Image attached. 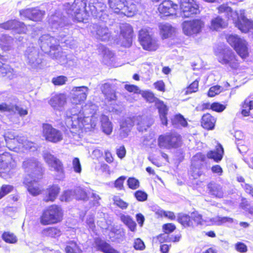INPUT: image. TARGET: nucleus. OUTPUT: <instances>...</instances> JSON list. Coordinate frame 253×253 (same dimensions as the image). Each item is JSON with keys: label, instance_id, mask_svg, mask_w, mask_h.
<instances>
[{"label": "nucleus", "instance_id": "nucleus-31", "mask_svg": "<svg viewBox=\"0 0 253 253\" xmlns=\"http://www.w3.org/2000/svg\"><path fill=\"white\" fill-rule=\"evenodd\" d=\"M48 103L53 108H58L65 104L66 98L63 94H56L51 97Z\"/></svg>", "mask_w": 253, "mask_h": 253}, {"label": "nucleus", "instance_id": "nucleus-53", "mask_svg": "<svg viewBox=\"0 0 253 253\" xmlns=\"http://www.w3.org/2000/svg\"><path fill=\"white\" fill-rule=\"evenodd\" d=\"M222 87L218 85L211 87L208 92L209 96L212 97L220 93L222 90Z\"/></svg>", "mask_w": 253, "mask_h": 253}, {"label": "nucleus", "instance_id": "nucleus-19", "mask_svg": "<svg viewBox=\"0 0 253 253\" xmlns=\"http://www.w3.org/2000/svg\"><path fill=\"white\" fill-rule=\"evenodd\" d=\"M6 145L11 151L16 152H19L25 147L26 144V140L24 137L17 136L13 138L7 136L5 138Z\"/></svg>", "mask_w": 253, "mask_h": 253}, {"label": "nucleus", "instance_id": "nucleus-36", "mask_svg": "<svg viewBox=\"0 0 253 253\" xmlns=\"http://www.w3.org/2000/svg\"><path fill=\"white\" fill-rule=\"evenodd\" d=\"M234 50L243 60L247 59L249 56V49L246 41Z\"/></svg>", "mask_w": 253, "mask_h": 253}, {"label": "nucleus", "instance_id": "nucleus-21", "mask_svg": "<svg viewBox=\"0 0 253 253\" xmlns=\"http://www.w3.org/2000/svg\"><path fill=\"white\" fill-rule=\"evenodd\" d=\"M228 24V20L220 15H216L211 20L208 28L211 31L218 32L227 28Z\"/></svg>", "mask_w": 253, "mask_h": 253}, {"label": "nucleus", "instance_id": "nucleus-33", "mask_svg": "<svg viewBox=\"0 0 253 253\" xmlns=\"http://www.w3.org/2000/svg\"><path fill=\"white\" fill-rule=\"evenodd\" d=\"M241 113L244 117L250 115V111L253 110V100L250 99V96L246 98L241 105Z\"/></svg>", "mask_w": 253, "mask_h": 253}, {"label": "nucleus", "instance_id": "nucleus-17", "mask_svg": "<svg viewBox=\"0 0 253 253\" xmlns=\"http://www.w3.org/2000/svg\"><path fill=\"white\" fill-rule=\"evenodd\" d=\"M240 17H237L234 22L235 27L242 33H253V21L248 19L245 15V10H240Z\"/></svg>", "mask_w": 253, "mask_h": 253}, {"label": "nucleus", "instance_id": "nucleus-40", "mask_svg": "<svg viewBox=\"0 0 253 253\" xmlns=\"http://www.w3.org/2000/svg\"><path fill=\"white\" fill-rule=\"evenodd\" d=\"M159 27L162 39H167L171 34L172 27L170 25L161 23Z\"/></svg>", "mask_w": 253, "mask_h": 253}, {"label": "nucleus", "instance_id": "nucleus-5", "mask_svg": "<svg viewBox=\"0 0 253 253\" xmlns=\"http://www.w3.org/2000/svg\"><path fill=\"white\" fill-rule=\"evenodd\" d=\"M182 142L181 135L172 132L160 135L158 139L159 146L168 149L177 148L181 146Z\"/></svg>", "mask_w": 253, "mask_h": 253}, {"label": "nucleus", "instance_id": "nucleus-63", "mask_svg": "<svg viewBox=\"0 0 253 253\" xmlns=\"http://www.w3.org/2000/svg\"><path fill=\"white\" fill-rule=\"evenodd\" d=\"M236 250L241 253L247 252L248 249L247 246L242 242H238L235 245Z\"/></svg>", "mask_w": 253, "mask_h": 253}, {"label": "nucleus", "instance_id": "nucleus-59", "mask_svg": "<svg viewBox=\"0 0 253 253\" xmlns=\"http://www.w3.org/2000/svg\"><path fill=\"white\" fill-rule=\"evenodd\" d=\"M155 88L159 91L164 92L166 91L165 83L163 80H158L154 83Z\"/></svg>", "mask_w": 253, "mask_h": 253}, {"label": "nucleus", "instance_id": "nucleus-41", "mask_svg": "<svg viewBox=\"0 0 253 253\" xmlns=\"http://www.w3.org/2000/svg\"><path fill=\"white\" fill-rule=\"evenodd\" d=\"M1 238L6 243L16 244L18 239L16 235L10 231H4L1 235Z\"/></svg>", "mask_w": 253, "mask_h": 253}, {"label": "nucleus", "instance_id": "nucleus-16", "mask_svg": "<svg viewBox=\"0 0 253 253\" xmlns=\"http://www.w3.org/2000/svg\"><path fill=\"white\" fill-rule=\"evenodd\" d=\"M178 4L171 0H164L158 6L159 15L161 17H165L177 13Z\"/></svg>", "mask_w": 253, "mask_h": 253}, {"label": "nucleus", "instance_id": "nucleus-43", "mask_svg": "<svg viewBox=\"0 0 253 253\" xmlns=\"http://www.w3.org/2000/svg\"><path fill=\"white\" fill-rule=\"evenodd\" d=\"M126 177L121 175L118 177L113 182V187L117 191H124L125 189V181Z\"/></svg>", "mask_w": 253, "mask_h": 253}, {"label": "nucleus", "instance_id": "nucleus-8", "mask_svg": "<svg viewBox=\"0 0 253 253\" xmlns=\"http://www.w3.org/2000/svg\"><path fill=\"white\" fill-rule=\"evenodd\" d=\"M142 97L149 103H154L157 106L159 114L162 120L167 122V115L168 114V108L164 102L158 98L155 94L150 90H146L141 93Z\"/></svg>", "mask_w": 253, "mask_h": 253}, {"label": "nucleus", "instance_id": "nucleus-25", "mask_svg": "<svg viewBox=\"0 0 253 253\" xmlns=\"http://www.w3.org/2000/svg\"><path fill=\"white\" fill-rule=\"evenodd\" d=\"M94 242L97 251L103 253H119L110 244L100 238H95Z\"/></svg>", "mask_w": 253, "mask_h": 253}, {"label": "nucleus", "instance_id": "nucleus-39", "mask_svg": "<svg viewBox=\"0 0 253 253\" xmlns=\"http://www.w3.org/2000/svg\"><path fill=\"white\" fill-rule=\"evenodd\" d=\"M120 219L131 231L134 232L136 230V224L129 215L122 214Z\"/></svg>", "mask_w": 253, "mask_h": 253}, {"label": "nucleus", "instance_id": "nucleus-48", "mask_svg": "<svg viewBox=\"0 0 253 253\" xmlns=\"http://www.w3.org/2000/svg\"><path fill=\"white\" fill-rule=\"evenodd\" d=\"M113 200L114 204L122 210H126L128 207V203L117 196H114Z\"/></svg>", "mask_w": 253, "mask_h": 253}, {"label": "nucleus", "instance_id": "nucleus-58", "mask_svg": "<svg viewBox=\"0 0 253 253\" xmlns=\"http://www.w3.org/2000/svg\"><path fill=\"white\" fill-rule=\"evenodd\" d=\"M16 112H17L20 116H25L28 113L27 109H24L17 105H13L12 113H15Z\"/></svg>", "mask_w": 253, "mask_h": 253}, {"label": "nucleus", "instance_id": "nucleus-35", "mask_svg": "<svg viewBox=\"0 0 253 253\" xmlns=\"http://www.w3.org/2000/svg\"><path fill=\"white\" fill-rule=\"evenodd\" d=\"M101 124L102 131L107 135L110 134L112 132L113 126L109 118L105 115H102L101 118Z\"/></svg>", "mask_w": 253, "mask_h": 253}, {"label": "nucleus", "instance_id": "nucleus-22", "mask_svg": "<svg viewBox=\"0 0 253 253\" xmlns=\"http://www.w3.org/2000/svg\"><path fill=\"white\" fill-rule=\"evenodd\" d=\"M73 90L76 92L72 97V100L75 104H80L86 99L88 87L86 86H76Z\"/></svg>", "mask_w": 253, "mask_h": 253}, {"label": "nucleus", "instance_id": "nucleus-46", "mask_svg": "<svg viewBox=\"0 0 253 253\" xmlns=\"http://www.w3.org/2000/svg\"><path fill=\"white\" fill-rule=\"evenodd\" d=\"M74 196L77 200L86 201L88 199L87 192L82 188H78L74 190Z\"/></svg>", "mask_w": 253, "mask_h": 253}, {"label": "nucleus", "instance_id": "nucleus-11", "mask_svg": "<svg viewBox=\"0 0 253 253\" xmlns=\"http://www.w3.org/2000/svg\"><path fill=\"white\" fill-rule=\"evenodd\" d=\"M86 6L84 0H75L71 5L66 8V12L68 14L74 16V18L78 22L84 20L83 12Z\"/></svg>", "mask_w": 253, "mask_h": 253}, {"label": "nucleus", "instance_id": "nucleus-27", "mask_svg": "<svg viewBox=\"0 0 253 253\" xmlns=\"http://www.w3.org/2000/svg\"><path fill=\"white\" fill-rule=\"evenodd\" d=\"M216 118L210 113L204 114L201 120V125L205 129L210 130L214 129L216 123Z\"/></svg>", "mask_w": 253, "mask_h": 253}, {"label": "nucleus", "instance_id": "nucleus-45", "mask_svg": "<svg viewBox=\"0 0 253 253\" xmlns=\"http://www.w3.org/2000/svg\"><path fill=\"white\" fill-rule=\"evenodd\" d=\"M126 184L128 188L133 190L138 189L140 186L139 180L133 176L129 177L127 179Z\"/></svg>", "mask_w": 253, "mask_h": 253}, {"label": "nucleus", "instance_id": "nucleus-55", "mask_svg": "<svg viewBox=\"0 0 253 253\" xmlns=\"http://www.w3.org/2000/svg\"><path fill=\"white\" fill-rule=\"evenodd\" d=\"M72 165L74 171L77 173H80L82 171V166L79 158L75 157L73 159Z\"/></svg>", "mask_w": 253, "mask_h": 253}, {"label": "nucleus", "instance_id": "nucleus-38", "mask_svg": "<svg viewBox=\"0 0 253 253\" xmlns=\"http://www.w3.org/2000/svg\"><path fill=\"white\" fill-rule=\"evenodd\" d=\"M171 122L172 125L174 126L186 127L188 126L186 119L180 113L174 115L173 117L171 120Z\"/></svg>", "mask_w": 253, "mask_h": 253}, {"label": "nucleus", "instance_id": "nucleus-1", "mask_svg": "<svg viewBox=\"0 0 253 253\" xmlns=\"http://www.w3.org/2000/svg\"><path fill=\"white\" fill-rule=\"evenodd\" d=\"M64 219V211L61 206L53 204L43 209L39 218L41 225L48 226L61 222Z\"/></svg>", "mask_w": 253, "mask_h": 253}, {"label": "nucleus", "instance_id": "nucleus-24", "mask_svg": "<svg viewBox=\"0 0 253 253\" xmlns=\"http://www.w3.org/2000/svg\"><path fill=\"white\" fill-rule=\"evenodd\" d=\"M0 164L5 172L6 170L13 169L15 161L10 153L4 152L0 154Z\"/></svg>", "mask_w": 253, "mask_h": 253}, {"label": "nucleus", "instance_id": "nucleus-13", "mask_svg": "<svg viewBox=\"0 0 253 253\" xmlns=\"http://www.w3.org/2000/svg\"><path fill=\"white\" fill-rule=\"evenodd\" d=\"M139 41L142 48L145 50L154 51L159 47L157 41L153 38L147 31L141 30L139 31Z\"/></svg>", "mask_w": 253, "mask_h": 253}, {"label": "nucleus", "instance_id": "nucleus-49", "mask_svg": "<svg viewBox=\"0 0 253 253\" xmlns=\"http://www.w3.org/2000/svg\"><path fill=\"white\" fill-rule=\"evenodd\" d=\"M74 196V191L72 190H64L60 196V200L61 202H69L72 200Z\"/></svg>", "mask_w": 253, "mask_h": 253}, {"label": "nucleus", "instance_id": "nucleus-64", "mask_svg": "<svg viewBox=\"0 0 253 253\" xmlns=\"http://www.w3.org/2000/svg\"><path fill=\"white\" fill-rule=\"evenodd\" d=\"M104 159L108 164H112L114 161V158L112 154L108 150L104 151Z\"/></svg>", "mask_w": 253, "mask_h": 253}, {"label": "nucleus", "instance_id": "nucleus-7", "mask_svg": "<svg viewBox=\"0 0 253 253\" xmlns=\"http://www.w3.org/2000/svg\"><path fill=\"white\" fill-rule=\"evenodd\" d=\"M22 167L24 171L28 173L32 178L42 179V178L44 169L37 159H27L23 162Z\"/></svg>", "mask_w": 253, "mask_h": 253}, {"label": "nucleus", "instance_id": "nucleus-9", "mask_svg": "<svg viewBox=\"0 0 253 253\" xmlns=\"http://www.w3.org/2000/svg\"><path fill=\"white\" fill-rule=\"evenodd\" d=\"M42 135L46 141L57 143L63 139L62 131L54 127L51 124L44 123L42 124Z\"/></svg>", "mask_w": 253, "mask_h": 253}, {"label": "nucleus", "instance_id": "nucleus-23", "mask_svg": "<svg viewBox=\"0 0 253 253\" xmlns=\"http://www.w3.org/2000/svg\"><path fill=\"white\" fill-rule=\"evenodd\" d=\"M62 235V232L58 226H48L43 228L41 232V236L46 239H58Z\"/></svg>", "mask_w": 253, "mask_h": 253}, {"label": "nucleus", "instance_id": "nucleus-57", "mask_svg": "<svg viewBox=\"0 0 253 253\" xmlns=\"http://www.w3.org/2000/svg\"><path fill=\"white\" fill-rule=\"evenodd\" d=\"M133 33V30L131 26L128 25L122 28L121 30V34L125 38H127L131 36Z\"/></svg>", "mask_w": 253, "mask_h": 253}, {"label": "nucleus", "instance_id": "nucleus-32", "mask_svg": "<svg viewBox=\"0 0 253 253\" xmlns=\"http://www.w3.org/2000/svg\"><path fill=\"white\" fill-rule=\"evenodd\" d=\"M226 42L234 49L245 41L236 34H229L226 36Z\"/></svg>", "mask_w": 253, "mask_h": 253}, {"label": "nucleus", "instance_id": "nucleus-50", "mask_svg": "<svg viewBox=\"0 0 253 253\" xmlns=\"http://www.w3.org/2000/svg\"><path fill=\"white\" fill-rule=\"evenodd\" d=\"M200 169L196 167L191 165L190 171V177L193 179H197L199 178L203 174L202 171L199 170Z\"/></svg>", "mask_w": 253, "mask_h": 253}, {"label": "nucleus", "instance_id": "nucleus-62", "mask_svg": "<svg viewBox=\"0 0 253 253\" xmlns=\"http://www.w3.org/2000/svg\"><path fill=\"white\" fill-rule=\"evenodd\" d=\"M13 105H7L5 103H2L0 104V112H8L12 113Z\"/></svg>", "mask_w": 253, "mask_h": 253}, {"label": "nucleus", "instance_id": "nucleus-3", "mask_svg": "<svg viewBox=\"0 0 253 253\" xmlns=\"http://www.w3.org/2000/svg\"><path fill=\"white\" fill-rule=\"evenodd\" d=\"M217 61L221 65L237 70L240 68L241 61L237 55L230 48H217L214 51Z\"/></svg>", "mask_w": 253, "mask_h": 253}, {"label": "nucleus", "instance_id": "nucleus-15", "mask_svg": "<svg viewBox=\"0 0 253 253\" xmlns=\"http://www.w3.org/2000/svg\"><path fill=\"white\" fill-rule=\"evenodd\" d=\"M43 158L51 170L55 171L58 174L64 173L65 168L61 160L49 152L44 153Z\"/></svg>", "mask_w": 253, "mask_h": 253}, {"label": "nucleus", "instance_id": "nucleus-14", "mask_svg": "<svg viewBox=\"0 0 253 253\" xmlns=\"http://www.w3.org/2000/svg\"><path fill=\"white\" fill-rule=\"evenodd\" d=\"M45 14V11L41 10L38 6L19 10V15L21 17L36 22L42 21Z\"/></svg>", "mask_w": 253, "mask_h": 253}, {"label": "nucleus", "instance_id": "nucleus-4", "mask_svg": "<svg viewBox=\"0 0 253 253\" xmlns=\"http://www.w3.org/2000/svg\"><path fill=\"white\" fill-rule=\"evenodd\" d=\"M108 4L115 13L131 17L135 12L133 4H129L126 0H108Z\"/></svg>", "mask_w": 253, "mask_h": 253}, {"label": "nucleus", "instance_id": "nucleus-20", "mask_svg": "<svg viewBox=\"0 0 253 253\" xmlns=\"http://www.w3.org/2000/svg\"><path fill=\"white\" fill-rule=\"evenodd\" d=\"M61 188L58 184L48 185L44 190L42 200L45 203L53 202L60 193Z\"/></svg>", "mask_w": 253, "mask_h": 253}, {"label": "nucleus", "instance_id": "nucleus-6", "mask_svg": "<svg viewBox=\"0 0 253 253\" xmlns=\"http://www.w3.org/2000/svg\"><path fill=\"white\" fill-rule=\"evenodd\" d=\"M177 221L184 228H193L203 224L204 221L202 215L197 211L192 212L190 215L186 213H178Z\"/></svg>", "mask_w": 253, "mask_h": 253}, {"label": "nucleus", "instance_id": "nucleus-54", "mask_svg": "<svg viewBox=\"0 0 253 253\" xmlns=\"http://www.w3.org/2000/svg\"><path fill=\"white\" fill-rule=\"evenodd\" d=\"M13 187L10 185H2L0 188V199L11 192Z\"/></svg>", "mask_w": 253, "mask_h": 253}, {"label": "nucleus", "instance_id": "nucleus-37", "mask_svg": "<svg viewBox=\"0 0 253 253\" xmlns=\"http://www.w3.org/2000/svg\"><path fill=\"white\" fill-rule=\"evenodd\" d=\"M65 252L66 253H82V250L77 242L71 240L67 242Z\"/></svg>", "mask_w": 253, "mask_h": 253}, {"label": "nucleus", "instance_id": "nucleus-34", "mask_svg": "<svg viewBox=\"0 0 253 253\" xmlns=\"http://www.w3.org/2000/svg\"><path fill=\"white\" fill-rule=\"evenodd\" d=\"M206 160V156L201 152L197 153L193 156L191 166L201 169Z\"/></svg>", "mask_w": 253, "mask_h": 253}, {"label": "nucleus", "instance_id": "nucleus-26", "mask_svg": "<svg viewBox=\"0 0 253 253\" xmlns=\"http://www.w3.org/2000/svg\"><path fill=\"white\" fill-rule=\"evenodd\" d=\"M223 155L224 149L221 144L217 143L214 150H210L207 152V157L208 159L218 163L222 159Z\"/></svg>", "mask_w": 253, "mask_h": 253}, {"label": "nucleus", "instance_id": "nucleus-56", "mask_svg": "<svg viewBox=\"0 0 253 253\" xmlns=\"http://www.w3.org/2000/svg\"><path fill=\"white\" fill-rule=\"evenodd\" d=\"M226 109V105L221 104L218 102L212 103L211 110L216 112L220 113Z\"/></svg>", "mask_w": 253, "mask_h": 253}, {"label": "nucleus", "instance_id": "nucleus-60", "mask_svg": "<svg viewBox=\"0 0 253 253\" xmlns=\"http://www.w3.org/2000/svg\"><path fill=\"white\" fill-rule=\"evenodd\" d=\"M133 247L136 250H143L145 246L143 241L140 238L136 239L133 243Z\"/></svg>", "mask_w": 253, "mask_h": 253}, {"label": "nucleus", "instance_id": "nucleus-44", "mask_svg": "<svg viewBox=\"0 0 253 253\" xmlns=\"http://www.w3.org/2000/svg\"><path fill=\"white\" fill-rule=\"evenodd\" d=\"M6 24L7 26V28L10 29L18 30L19 29H24L26 27V25L23 22L16 20L8 21L6 22Z\"/></svg>", "mask_w": 253, "mask_h": 253}, {"label": "nucleus", "instance_id": "nucleus-10", "mask_svg": "<svg viewBox=\"0 0 253 253\" xmlns=\"http://www.w3.org/2000/svg\"><path fill=\"white\" fill-rule=\"evenodd\" d=\"M179 13L183 18L193 17L200 12L199 6L195 0H180Z\"/></svg>", "mask_w": 253, "mask_h": 253}, {"label": "nucleus", "instance_id": "nucleus-51", "mask_svg": "<svg viewBox=\"0 0 253 253\" xmlns=\"http://www.w3.org/2000/svg\"><path fill=\"white\" fill-rule=\"evenodd\" d=\"M67 81V78L65 76H58L52 79V83L54 85L60 86L64 85Z\"/></svg>", "mask_w": 253, "mask_h": 253}, {"label": "nucleus", "instance_id": "nucleus-61", "mask_svg": "<svg viewBox=\"0 0 253 253\" xmlns=\"http://www.w3.org/2000/svg\"><path fill=\"white\" fill-rule=\"evenodd\" d=\"M166 234L164 232L157 236L156 238L160 244L165 242H170L169 235Z\"/></svg>", "mask_w": 253, "mask_h": 253}, {"label": "nucleus", "instance_id": "nucleus-12", "mask_svg": "<svg viewBox=\"0 0 253 253\" xmlns=\"http://www.w3.org/2000/svg\"><path fill=\"white\" fill-rule=\"evenodd\" d=\"M204 25V22L201 19L187 20L183 23L182 30L186 35L193 36L200 33Z\"/></svg>", "mask_w": 253, "mask_h": 253}, {"label": "nucleus", "instance_id": "nucleus-52", "mask_svg": "<svg viewBox=\"0 0 253 253\" xmlns=\"http://www.w3.org/2000/svg\"><path fill=\"white\" fill-rule=\"evenodd\" d=\"M176 228L175 225L173 223H166L162 225L163 231L168 235L172 233Z\"/></svg>", "mask_w": 253, "mask_h": 253}, {"label": "nucleus", "instance_id": "nucleus-29", "mask_svg": "<svg viewBox=\"0 0 253 253\" xmlns=\"http://www.w3.org/2000/svg\"><path fill=\"white\" fill-rule=\"evenodd\" d=\"M207 188L211 195L219 198L223 197V192L222 187L219 184L210 182L207 185Z\"/></svg>", "mask_w": 253, "mask_h": 253}, {"label": "nucleus", "instance_id": "nucleus-30", "mask_svg": "<svg viewBox=\"0 0 253 253\" xmlns=\"http://www.w3.org/2000/svg\"><path fill=\"white\" fill-rule=\"evenodd\" d=\"M216 9L218 14L224 13L225 14V18L227 20L234 18V15L235 11L231 7L229 6L227 3H223L219 5ZM235 13L237 15L238 14L237 12L235 11Z\"/></svg>", "mask_w": 253, "mask_h": 253}, {"label": "nucleus", "instance_id": "nucleus-18", "mask_svg": "<svg viewBox=\"0 0 253 253\" xmlns=\"http://www.w3.org/2000/svg\"><path fill=\"white\" fill-rule=\"evenodd\" d=\"M37 179L30 180L28 178H25L23 182L27 191L34 197L42 194L43 191L42 186L39 183V179Z\"/></svg>", "mask_w": 253, "mask_h": 253}, {"label": "nucleus", "instance_id": "nucleus-2", "mask_svg": "<svg viewBox=\"0 0 253 253\" xmlns=\"http://www.w3.org/2000/svg\"><path fill=\"white\" fill-rule=\"evenodd\" d=\"M66 122L71 126V128L76 131L91 130L96 125V118L94 116L84 117L80 113H76L67 117Z\"/></svg>", "mask_w": 253, "mask_h": 253}, {"label": "nucleus", "instance_id": "nucleus-28", "mask_svg": "<svg viewBox=\"0 0 253 253\" xmlns=\"http://www.w3.org/2000/svg\"><path fill=\"white\" fill-rule=\"evenodd\" d=\"M101 91L103 94L105 99L108 102L116 99V95L115 91L112 88L111 84L106 83L102 84Z\"/></svg>", "mask_w": 253, "mask_h": 253}, {"label": "nucleus", "instance_id": "nucleus-42", "mask_svg": "<svg viewBox=\"0 0 253 253\" xmlns=\"http://www.w3.org/2000/svg\"><path fill=\"white\" fill-rule=\"evenodd\" d=\"M200 78H198L192 82L185 89V95H188L197 92L199 90V84Z\"/></svg>", "mask_w": 253, "mask_h": 253}, {"label": "nucleus", "instance_id": "nucleus-47", "mask_svg": "<svg viewBox=\"0 0 253 253\" xmlns=\"http://www.w3.org/2000/svg\"><path fill=\"white\" fill-rule=\"evenodd\" d=\"M133 196L136 200L140 202L146 201L148 199V194L143 190H138L133 193Z\"/></svg>", "mask_w": 253, "mask_h": 253}]
</instances>
